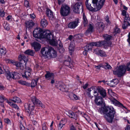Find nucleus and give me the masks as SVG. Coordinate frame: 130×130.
<instances>
[{
  "label": "nucleus",
  "instance_id": "c756f323",
  "mask_svg": "<svg viewBox=\"0 0 130 130\" xmlns=\"http://www.w3.org/2000/svg\"><path fill=\"white\" fill-rule=\"evenodd\" d=\"M91 89H92V90L94 91L93 93L94 94V95H96L97 96H99V94L97 92L98 91V87L97 88L93 86L92 87Z\"/></svg>",
  "mask_w": 130,
  "mask_h": 130
},
{
  "label": "nucleus",
  "instance_id": "ea45409f",
  "mask_svg": "<svg viewBox=\"0 0 130 130\" xmlns=\"http://www.w3.org/2000/svg\"><path fill=\"white\" fill-rule=\"evenodd\" d=\"M120 32V30L117 26H116L113 29V33L115 34L119 33Z\"/></svg>",
  "mask_w": 130,
  "mask_h": 130
},
{
  "label": "nucleus",
  "instance_id": "423d86ee",
  "mask_svg": "<svg viewBox=\"0 0 130 130\" xmlns=\"http://www.w3.org/2000/svg\"><path fill=\"white\" fill-rule=\"evenodd\" d=\"M126 66H119L116 70L113 71V74L117 75L119 77H121L125 73L126 71Z\"/></svg>",
  "mask_w": 130,
  "mask_h": 130
},
{
  "label": "nucleus",
  "instance_id": "9d476101",
  "mask_svg": "<svg viewBox=\"0 0 130 130\" xmlns=\"http://www.w3.org/2000/svg\"><path fill=\"white\" fill-rule=\"evenodd\" d=\"M81 3H77L73 5V9L75 13H79L80 10L82 9Z\"/></svg>",
  "mask_w": 130,
  "mask_h": 130
},
{
  "label": "nucleus",
  "instance_id": "0e129e2a",
  "mask_svg": "<svg viewBox=\"0 0 130 130\" xmlns=\"http://www.w3.org/2000/svg\"><path fill=\"white\" fill-rule=\"evenodd\" d=\"M6 102H7L9 104L10 106H12L14 104L12 102L10 101H8L7 100H6Z\"/></svg>",
  "mask_w": 130,
  "mask_h": 130
},
{
  "label": "nucleus",
  "instance_id": "6ab92c4d",
  "mask_svg": "<svg viewBox=\"0 0 130 130\" xmlns=\"http://www.w3.org/2000/svg\"><path fill=\"white\" fill-rule=\"evenodd\" d=\"M31 69L29 68L28 71H26L24 73L22 74V76L24 78H25L28 79V78L29 76L31 74L30 72Z\"/></svg>",
  "mask_w": 130,
  "mask_h": 130
},
{
  "label": "nucleus",
  "instance_id": "f03ea898",
  "mask_svg": "<svg viewBox=\"0 0 130 130\" xmlns=\"http://www.w3.org/2000/svg\"><path fill=\"white\" fill-rule=\"evenodd\" d=\"M31 100L33 103V105L26 103L24 105L26 112L27 113L28 115L30 117H31V116H32L34 115V112L32 111L34 109V105L40 106L42 108H45L44 105L41 102L39 99H37L35 96H33L31 97Z\"/></svg>",
  "mask_w": 130,
  "mask_h": 130
},
{
  "label": "nucleus",
  "instance_id": "5fc2aeb1",
  "mask_svg": "<svg viewBox=\"0 0 130 130\" xmlns=\"http://www.w3.org/2000/svg\"><path fill=\"white\" fill-rule=\"evenodd\" d=\"M99 50L98 48H96L94 50V53L98 55L99 53Z\"/></svg>",
  "mask_w": 130,
  "mask_h": 130
},
{
  "label": "nucleus",
  "instance_id": "37998d69",
  "mask_svg": "<svg viewBox=\"0 0 130 130\" xmlns=\"http://www.w3.org/2000/svg\"><path fill=\"white\" fill-rule=\"evenodd\" d=\"M37 81H36L35 79H33L32 80L31 83V87H34L37 84Z\"/></svg>",
  "mask_w": 130,
  "mask_h": 130
},
{
  "label": "nucleus",
  "instance_id": "dca6fc26",
  "mask_svg": "<svg viewBox=\"0 0 130 130\" xmlns=\"http://www.w3.org/2000/svg\"><path fill=\"white\" fill-rule=\"evenodd\" d=\"M31 45L36 51H38L40 48L41 47L40 44L39 43L37 42H33L32 43Z\"/></svg>",
  "mask_w": 130,
  "mask_h": 130
},
{
  "label": "nucleus",
  "instance_id": "a19ab883",
  "mask_svg": "<svg viewBox=\"0 0 130 130\" xmlns=\"http://www.w3.org/2000/svg\"><path fill=\"white\" fill-rule=\"evenodd\" d=\"M116 79H113L111 81H110L108 82V84L109 85V86H110L111 87H112L114 86L115 85V81L116 80Z\"/></svg>",
  "mask_w": 130,
  "mask_h": 130
},
{
  "label": "nucleus",
  "instance_id": "4d7b16f0",
  "mask_svg": "<svg viewBox=\"0 0 130 130\" xmlns=\"http://www.w3.org/2000/svg\"><path fill=\"white\" fill-rule=\"evenodd\" d=\"M88 52V49L86 48V47H85V49H84V51L83 52V54L85 56L86 55Z\"/></svg>",
  "mask_w": 130,
  "mask_h": 130
},
{
  "label": "nucleus",
  "instance_id": "338daca9",
  "mask_svg": "<svg viewBox=\"0 0 130 130\" xmlns=\"http://www.w3.org/2000/svg\"><path fill=\"white\" fill-rule=\"evenodd\" d=\"M13 108H15V109H19V107L15 104H14L12 106Z\"/></svg>",
  "mask_w": 130,
  "mask_h": 130
},
{
  "label": "nucleus",
  "instance_id": "052dcab7",
  "mask_svg": "<svg viewBox=\"0 0 130 130\" xmlns=\"http://www.w3.org/2000/svg\"><path fill=\"white\" fill-rule=\"evenodd\" d=\"M4 121L7 124L9 123L10 122V121L8 119H4Z\"/></svg>",
  "mask_w": 130,
  "mask_h": 130
},
{
  "label": "nucleus",
  "instance_id": "f3484780",
  "mask_svg": "<svg viewBox=\"0 0 130 130\" xmlns=\"http://www.w3.org/2000/svg\"><path fill=\"white\" fill-rule=\"evenodd\" d=\"M5 74L7 79L10 80L13 79V72H10L8 70L5 71Z\"/></svg>",
  "mask_w": 130,
  "mask_h": 130
},
{
  "label": "nucleus",
  "instance_id": "b1692460",
  "mask_svg": "<svg viewBox=\"0 0 130 130\" xmlns=\"http://www.w3.org/2000/svg\"><path fill=\"white\" fill-rule=\"evenodd\" d=\"M111 102L113 104L115 105H119V106L121 107H123L125 108V107L122 104L115 99L112 100Z\"/></svg>",
  "mask_w": 130,
  "mask_h": 130
},
{
  "label": "nucleus",
  "instance_id": "f8f14e48",
  "mask_svg": "<svg viewBox=\"0 0 130 130\" xmlns=\"http://www.w3.org/2000/svg\"><path fill=\"white\" fill-rule=\"evenodd\" d=\"M57 88L63 92L68 91V88L63 83H59L58 85Z\"/></svg>",
  "mask_w": 130,
  "mask_h": 130
},
{
  "label": "nucleus",
  "instance_id": "72a5a7b5",
  "mask_svg": "<svg viewBox=\"0 0 130 130\" xmlns=\"http://www.w3.org/2000/svg\"><path fill=\"white\" fill-rule=\"evenodd\" d=\"M6 49L4 47L0 48V56L4 55L6 53Z\"/></svg>",
  "mask_w": 130,
  "mask_h": 130
},
{
  "label": "nucleus",
  "instance_id": "2f4dec72",
  "mask_svg": "<svg viewBox=\"0 0 130 130\" xmlns=\"http://www.w3.org/2000/svg\"><path fill=\"white\" fill-rule=\"evenodd\" d=\"M59 51L60 53H62L64 52V49L62 46V44L60 43L61 41L59 40Z\"/></svg>",
  "mask_w": 130,
  "mask_h": 130
},
{
  "label": "nucleus",
  "instance_id": "69168bd1",
  "mask_svg": "<svg viewBox=\"0 0 130 130\" xmlns=\"http://www.w3.org/2000/svg\"><path fill=\"white\" fill-rule=\"evenodd\" d=\"M65 0H58V4L59 5H60Z\"/></svg>",
  "mask_w": 130,
  "mask_h": 130
},
{
  "label": "nucleus",
  "instance_id": "bb28decb",
  "mask_svg": "<svg viewBox=\"0 0 130 130\" xmlns=\"http://www.w3.org/2000/svg\"><path fill=\"white\" fill-rule=\"evenodd\" d=\"M102 67L106 69H110L111 68L110 66L106 63L102 64Z\"/></svg>",
  "mask_w": 130,
  "mask_h": 130
},
{
  "label": "nucleus",
  "instance_id": "c9c22d12",
  "mask_svg": "<svg viewBox=\"0 0 130 130\" xmlns=\"http://www.w3.org/2000/svg\"><path fill=\"white\" fill-rule=\"evenodd\" d=\"M103 37L105 40L107 41H109L111 39L112 36L106 34L103 35Z\"/></svg>",
  "mask_w": 130,
  "mask_h": 130
},
{
  "label": "nucleus",
  "instance_id": "4468645a",
  "mask_svg": "<svg viewBox=\"0 0 130 130\" xmlns=\"http://www.w3.org/2000/svg\"><path fill=\"white\" fill-rule=\"evenodd\" d=\"M98 91L103 98H105L106 95V91L101 87H98Z\"/></svg>",
  "mask_w": 130,
  "mask_h": 130
},
{
  "label": "nucleus",
  "instance_id": "7c9ffc66",
  "mask_svg": "<svg viewBox=\"0 0 130 130\" xmlns=\"http://www.w3.org/2000/svg\"><path fill=\"white\" fill-rule=\"evenodd\" d=\"M19 83L23 85H25L27 86H30V84L29 83L26 82V81L20 80L18 81Z\"/></svg>",
  "mask_w": 130,
  "mask_h": 130
},
{
  "label": "nucleus",
  "instance_id": "ddd939ff",
  "mask_svg": "<svg viewBox=\"0 0 130 130\" xmlns=\"http://www.w3.org/2000/svg\"><path fill=\"white\" fill-rule=\"evenodd\" d=\"M26 30H29L32 27L35 25V23L32 20H29L25 22Z\"/></svg>",
  "mask_w": 130,
  "mask_h": 130
},
{
  "label": "nucleus",
  "instance_id": "393cba45",
  "mask_svg": "<svg viewBox=\"0 0 130 130\" xmlns=\"http://www.w3.org/2000/svg\"><path fill=\"white\" fill-rule=\"evenodd\" d=\"M93 30V26L92 24H90L89 25V27L88 29L86 30V34H87L89 33L92 32Z\"/></svg>",
  "mask_w": 130,
  "mask_h": 130
},
{
  "label": "nucleus",
  "instance_id": "a18cd8bd",
  "mask_svg": "<svg viewBox=\"0 0 130 130\" xmlns=\"http://www.w3.org/2000/svg\"><path fill=\"white\" fill-rule=\"evenodd\" d=\"M129 23V22L128 21H124V23L122 25V28L124 29H125L127 27V26L128 24Z\"/></svg>",
  "mask_w": 130,
  "mask_h": 130
},
{
  "label": "nucleus",
  "instance_id": "f257e3e1",
  "mask_svg": "<svg viewBox=\"0 0 130 130\" xmlns=\"http://www.w3.org/2000/svg\"><path fill=\"white\" fill-rule=\"evenodd\" d=\"M105 0H86L85 4L87 8L90 11H96L103 7Z\"/></svg>",
  "mask_w": 130,
  "mask_h": 130
},
{
  "label": "nucleus",
  "instance_id": "5701e85b",
  "mask_svg": "<svg viewBox=\"0 0 130 130\" xmlns=\"http://www.w3.org/2000/svg\"><path fill=\"white\" fill-rule=\"evenodd\" d=\"M24 53L28 55L34 56L35 54L34 52L30 49H28L26 50L24 52Z\"/></svg>",
  "mask_w": 130,
  "mask_h": 130
},
{
  "label": "nucleus",
  "instance_id": "2eb2a0df",
  "mask_svg": "<svg viewBox=\"0 0 130 130\" xmlns=\"http://www.w3.org/2000/svg\"><path fill=\"white\" fill-rule=\"evenodd\" d=\"M46 13L47 16L50 19L53 20L54 19L53 12L49 9H47L46 11Z\"/></svg>",
  "mask_w": 130,
  "mask_h": 130
},
{
  "label": "nucleus",
  "instance_id": "39448f33",
  "mask_svg": "<svg viewBox=\"0 0 130 130\" xmlns=\"http://www.w3.org/2000/svg\"><path fill=\"white\" fill-rule=\"evenodd\" d=\"M49 31V30H47L43 31L41 28H36L33 31V36L37 38H45L47 36V35L48 34Z\"/></svg>",
  "mask_w": 130,
  "mask_h": 130
},
{
  "label": "nucleus",
  "instance_id": "a211bd4d",
  "mask_svg": "<svg viewBox=\"0 0 130 130\" xmlns=\"http://www.w3.org/2000/svg\"><path fill=\"white\" fill-rule=\"evenodd\" d=\"M18 59L20 61H22V60L24 61L26 64V62L28 60V58L24 55H20L18 57Z\"/></svg>",
  "mask_w": 130,
  "mask_h": 130
},
{
  "label": "nucleus",
  "instance_id": "3c124183",
  "mask_svg": "<svg viewBox=\"0 0 130 130\" xmlns=\"http://www.w3.org/2000/svg\"><path fill=\"white\" fill-rule=\"evenodd\" d=\"M5 29L7 30H9L10 29V27L9 25L7 23H6L5 25H4Z\"/></svg>",
  "mask_w": 130,
  "mask_h": 130
},
{
  "label": "nucleus",
  "instance_id": "412c9836",
  "mask_svg": "<svg viewBox=\"0 0 130 130\" xmlns=\"http://www.w3.org/2000/svg\"><path fill=\"white\" fill-rule=\"evenodd\" d=\"M54 74L48 72L45 75V77L47 79L49 80L54 78Z\"/></svg>",
  "mask_w": 130,
  "mask_h": 130
},
{
  "label": "nucleus",
  "instance_id": "f704fd0d",
  "mask_svg": "<svg viewBox=\"0 0 130 130\" xmlns=\"http://www.w3.org/2000/svg\"><path fill=\"white\" fill-rule=\"evenodd\" d=\"M75 46V45L74 42L73 41L71 42L69 46V50L71 51L73 50Z\"/></svg>",
  "mask_w": 130,
  "mask_h": 130
},
{
  "label": "nucleus",
  "instance_id": "c85d7f7f",
  "mask_svg": "<svg viewBox=\"0 0 130 130\" xmlns=\"http://www.w3.org/2000/svg\"><path fill=\"white\" fill-rule=\"evenodd\" d=\"M13 79H18L19 78L20 75L19 73L15 72L13 73Z\"/></svg>",
  "mask_w": 130,
  "mask_h": 130
},
{
  "label": "nucleus",
  "instance_id": "473e14b6",
  "mask_svg": "<svg viewBox=\"0 0 130 130\" xmlns=\"http://www.w3.org/2000/svg\"><path fill=\"white\" fill-rule=\"evenodd\" d=\"M83 23L85 26H86V25L88 23V21L85 16L84 13H83Z\"/></svg>",
  "mask_w": 130,
  "mask_h": 130
},
{
  "label": "nucleus",
  "instance_id": "e2e57ef3",
  "mask_svg": "<svg viewBox=\"0 0 130 130\" xmlns=\"http://www.w3.org/2000/svg\"><path fill=\"white\" fill-rule=\"evenodd\" d=\"M20 127L21 130H25V127L21 123L20 124Z\"/></svg>",
  "mask_w": 130,
  "mask_h": 130
},
{
  "label": "nucleus",
  "instance_id": "6e6d98bb",
  "mask_svg": "<svg viewBox=\"0 0 130 130\" xmlns=\"http://www.w3.org/2000/svg\"><path fill=\"white\" fill-rule=\"evenodd\" d=\"M70 63V62L69 61H65L64 62V64L67 66H68Z\"/></svg>",
  "mask_w": 130,
  "mask_h": 130
},
{
  "label": "nucleus",
  "instance_id": "9b49d317",
  "mask_svg": "<svg viewBox=\"0 0 130 130\" xmlns=\"http://www.w3.org/2000/svg\"><path fill=\"white\" fill-rule=\"evenodd\" d=\"M94 97L95 98L94 102L95 103L98 105H99L102 104L103 103L102 98L100 96H97L96 95H94Z\"/></svg>",
  "mask_w": 130,
  "mask_h": 130
},
{
  "label": "nucleus",
  "instance_id": "49530a36",
  "mask_svg": "<svg viewBox=\"0 0 130 130\" xmlns=\"http://www.w3.org/2000/svg\"><path fill=\"white\" fill-rule=\"evenodd\" d=\"M19 65L17 66V69H18L19 68L21 70H23L24 69V67L23 66V64L20 63H19Z\"/></svg>",
  "mask_w": 130,
  "mask_h": 130
},
{
  "label": "nucleus",
  "instance_id": "20e7f679",
  "mask_svg": "<svg viewBox=\"0 0 130 130\" xmlns=\"http://www.w3.org/2000/svg\"><path fill=\"white\" fill-rule=\"evenodd\" d=\"M41 53L45 58H47L49 57L55 58L57 56L56 52L51 47H43L41 49Z\"/></svg>",
  "mask_w": 130,
  "mask_h": 130
},
{
  "label": "nucleus",
  "instance_id": "4c0bfd02",
  "mask_svg": "<svg viewBox=\"0 0 130 130\" xmlns=\"http://www.w3.org/2000/svg\"><path fill=\"white\" fill-rule=\"evenodd\" d=\"M91 88H89L87 89L86 91V95L88 96L89 97L92 98L93 97V96H91L90 94V92L91 91Z\"/></svg>",
  "mask_w": 130,
  "mask_h": 130
},
{
  "label": "nucleus",
  "instance_id": "aec40b11",
  "mask_svg": "<svg viewBox=\"0 0 130 130\" xmlns=\"http://www.w3.org/2000/svg\"><path fill=\"white\" fill-rule=\"evenodd\" d=\"M69 117L71 118H73L75 120L77 119V115L71 111H69L67 114Z\"/></svg>",
  "mask_w": 130,
  "mask_h": 130
},
{
  "label": "nucleus",
  "instance_id": "79ce46f5",
  "mask_svg": "<svg viewBox=\"0 0 130 130\" xmlns=\"http://www.w3.org/2000/svg\"><path fill=\"white\" fill-rule=\"evenodd\" d=\"M92 45L93 46H95L97 47H99L101 46V44L100 41L97 42H92Z\"/></svg>",
  "mask_w": 130,
  "mask_h": 130
},
{
  "label": "nucleus",
  "instance_id": "13d9d810",
  "mask_svg": "<svg viewBox=\"0 0 130 130\" xmlns=\"http://www.w3.org/2000/svg\"><path fill=\"white\" fill-rule=\"evenodd\" d=\"M63 125L59 123V124L58 125V129L59 130H60L63 127Z\"/></svg>",
  "mask_w": 130,
  "mask_h": 130
},
{
  "label": "nucleus",
  "instance_id": "cd10ccee",
  "mask_svg": "<svg viewBox=\"0 0 130 130\" xmlns=\"http://www.w3.org/2000/svg\"><path fill=\"white\" fill-rule=\"evenodd\" d=\"M11 100L15 103H21V102L20 98L17 97H14Z\"/></svg>",
  "mask_w": 130,
  "mask_h": 130
},
{
  "label": "nucleus",
  "instance_id": "09e8293b",
  "mask_svg": "<svg viewBox=\"0 0 130 130\" xmlns=\"http://www.w3.org/2000/svg\"><path fill=\"white\" fill-rule=\"evenodd\" d=\"M66 122L67 120L64 119H62L60 121L59 123L64 125L66 123Z\"/></svg>",
  "mask_w": 130,
  "mask_h": 130
},
{
  "label": "nucleus",
  "instance_id": "864d4df0",
  "mask_svg": "<svg viewBox=\"0 0 130 130\" xmlns=\"http://www.w3.org/2000/svg\"><path fill=\"white\" fill-rule=\"evenodd\" d=\"M126 67V69L127 70L130 71V62L127 63Z\"/></svg>",
  "mask_w": 130,
  "mask_h": 130
},
{
  "label": "nucleus",
  "instance_id": "7ed1b4c3",
  "mask_svg": "<svg viewBox=\"0 0 130 130\" xmlns=\"http://www.w3.org/2000/svg\"><path fill=\"white\" fill-rule=\"evenodd\" d=\"M103 110L100 108L98 111L101 114H105L104 117L106 120L109 123H112L113 121L115 111L112 106H106L103 107Z\"/></svg>",
  "mask_w": 130,
  "mask_h": 130
},
{
  "label": "nucleus",
  "instance_id": "6e6552de",
  "mask_svg": "<svg viewBox=\"0 0 130 130\" xmlns=\"http://www.w3.org/2000/svg\"><path fill=\"white\" fill-rule=\"evenodd\" d=\"M70 7L67 5H62L60 9V13L61 15L63 16L68 15L70 13Z\"/></svg>",
  "mask_w": 130,
  "mask_h": 130
},
{
  "label": "nucleus",
  "instance_id": "bf43d9fd",
  "mask_svg": "<svg viewBox=\"0 0 130 130\" xmlns=\"http://www.w3.org/2000/svg\"><path fill=\"white\" fill-rule=\"evenodd\" d=\"M24 4L25 6L26 7H27L29 6V3L27 1H25Z\"/></svg>",
  "mask_w": 130,
  "mask_h": 130
},
{
  "label": "nucleus",
  "instance_id": "680f3d73",
  "mask_svg": "<svg viewBox=\"0 0 130 130\" xmlns=\"http://www.w3.org/2000/svg\"><path fill=\"white\" fill-rule=\"evenodd\" d=\"M13 64L15 65L17 67L18 66V65H19V62H18L15 61H14L12 63Z\"/></svg>",
  "mask_w": 130,
  "mask_h": 130
},
{
  "label": "nucleus",
  "instance_id": "8fccbe9b",
  "mask_svg": "<svg viewBox=\"0 0 130 130\" xmlns=\"http://www.w3.org/2000/svg\"><path fill=\"white\" fill-rule=\"evenodd\" d=\"M125 16L124 21L127 22L128 21V22H129V21H130V18L129 17L128 15H127Z\"/></svg>",
  "mask_w": 130,
  "mask_h": 130
},
{
  "label": "nucleus",
  "instance_id": "e433bc0d",
  "mask_svg": "<svg viewBox=\"0 0 130 130\" xmlns=\"http://www.w3.org/2000/svg\"><path fill=\"white\" fill-rule=\"evenodd\" d=\"M92 44V43H91L87 44L86 46L84 47V49H85V48L86 47V48L88 49V51H91L93 46Z\"/></svg>",
  "mask_w": 130,
  "mask_h": 130
},
{
  "label": "nucleus",
  "instance_id": "a878e982",
  "mask_svg": "<svg viewBox=\"0 0 130 130\" xmlns=\"http://www.w3.org/2000/svg\"><path fill=\"white\" fill-rule=\"evenodd\" d=\"M69 97L71 99L73 100H77L78 99V97L76 95L73 93L69 94Z\"/></svg>",
  "mask_w": 130,
  "mask_h": 130
},
{
  "label": "nucleus",
  "instance_id": "0eeeda50",
  "mask_svg": "<svg viewBox=\"0 0 130 130\" xmlns=\"http://www.w3.org/2000/svg\"><path fill=\"white\" fill-rule=\"evenodd\" d=\"M45 39L48 41L50 44L53 46H57L58 43L57 40L55 39L53 35L49 31V32Z\"/></svg>",
  "mask_w": 130,
  "mask_h": 130
},
{
  "label": "nucleus",
  "instance_id": "1a4fd4ad",
  "mask_svg": "<svg viewBox=\"0 0 130 130\" xmlns=\"http://www.w3.org/2000/svg\"><path fill=\"white\" fill-rule=\"evenodd\" d=\"M79 23V19H76L75 20L70 22L68 25V27L70 29H74L78 26Z\"/></svg>",
  "mask_w": 130,
  "mask_h": 130
},
{
  "label": "nucleus",
  "instance_id": "58836bf2",
  "mask_svg": "<svg viewBox=\"0 0 130 130\" xmlns=\"http://www.w3.org/2000/svg\"><path fill=\"white\" fill-rule=\"evenodd\" d=\"M83 35L82 34H79L75 35L74 38V39H76L77 40H81L82 37H83Z\"/></svg>",
  "mask_w": 130,
  "mask_h": 130
},
{
  "label": "nucleus",
  "instance_id": "de8ad7c7",
  "mask_svg": "<svg viewBox=\"0 0 130 130\" xmlns=\"http://www.w3.org/2000/svg\"><path fill=\"white\" fill-rule=\"evenodd\" d=\"M5 13L4 10L2 9H0V17H3L4 16Z\"/></svg>",
  "mask_w": 130,
  "mask_h": 130
},
{
  "label": "nucleus",
  "instance_id": "4be33fe9",
  "mask_svg": "<svg viewBox=\"0 0 130 130\" xmlns=\"http://www.w3.org/2000/svg\"><path fill=\"white\" fill-rule=\"evenodd\" d=\"M41 25L43 27H46L48 24V22L47 20L45 18L42 19L41 22Z\"/></svg>",
  "mask_w": 130,
  "mask_h": 130
},
{
  "label": "nucleus",
  "instance_id": "774afa93",
  "mask_svg": "<svg viewBox=\"0 0 130 130\" xmlns=\"http://www.w3.org/2000/svg\"><path fill=\"white\" fill-rule=\"evenodd\" d=\"M70 130H76L74 126L73 125L70 128Z\"/></svg>",
  "mask_w": 130,
  "mask_h": 130
},
{
  "label": "nucleus",
  "instance_id": "603ef678",
  "mask_svg": "<svg viewBox=\"0 0 130 130\" xmlns=\"http://www.w3.org/2000/svg\"><path fill=\"white\" fill-rule=\"evenodd\" d=\"M42 128V130H47V128L45 123H44L43 124Z\"/></svg>",
  "mask_w": 130,
  "mask_h": 130
},
{
  "label": "nucleus",
  "instance_id": "c03bdc74",
  "mask_svg": "<svg viewBox=\"0 0 130 130\" xmlns=\"http://www.w3.org/2000/svg\"><path fill=\"white\" fill-rule=\"evenodd\" d=\"M98 55L102 57L106 56L105 53L104 52L100 50L99 53V54H98Z\"/></svg>",
  "mask_w": 130,
  "mask_h": 130
}]
</instances>
